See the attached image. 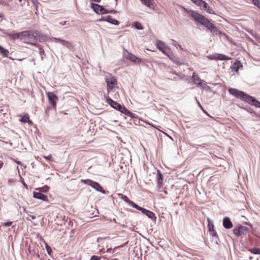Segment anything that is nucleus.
Returning a JSON list of instances; mask_svg holds the SVG:
<instances>
[{
	"mask_svg": "<svg viewBox=\"0 0 260 260\" xmlns=\"http://www.w3.org/2000/svg\"><path fill=\"white\" fill-rule=\"evenodd\" d=\"M189 12V15L193 18L194 21L204 25L211 32L215 33L216 35H221L222 34L221 31H220L216 26L203 15L193 10L190 11Z\"/></svg>",
	"mask_w": 260,
	"mask_h": 260,
	"instance_id": "f257e3e1",
	"label": "nucleus"
},
{
	"mask_svg": "<svg viewBox=\"0 0 260 260\" xmlns=\"http://www.w3.org/2000/svg\"><path fill=\"white\" fill-rule=\"evenodd\" d=\"M228 91L231 94L234 96L247 102L252 106L260 108V102L255 98L248 95L243 91L239 90L236 88H230Z\"/></svg>",
	"mask_w": 260,
	"mask_h": 260,
	"instance_id": "f03ea898",
	"label": "nucleus"
},
{
	"mask_svg": "<svg viewBox=\"0 0 260 260\" xmlns=\"http://www.w3.org/2000/svg\"><path fill=\"white\" fill-rule=\"evenodd\" d=\"M107 103L113 108L120 111L121 113L131 117L132 118L135 117V114L129 111L125 107L122 106L118 103L114 101L110 98L107 100Z\"/></svg>",
	"mask_w": 260,
	"mask_h": 260,
	"instance_id": "7ed1b4c3",
	"label": "nucleus"
},
{
	"mask_svg": "<svg viewBox=\"0 0 260 260\" xmlns=\"http://www.w3.org/2000/svg\"><path fill=\"white\" fill-rule=\"evenodd\" d=\"M33 31H23L21 32H19V40L23 41L25 43H29V41L32 40V37L31 35L32 34ZM34 45H36L34 43H31Z\"/></svg>",
	"mask_w": 260,
	"mask_h": 260,
	"instance_id": "20e7f679",
	"label": "nucleus"
},
{
	"mask_svg": "<svg viewBox=\"0 0 260 260\" xmlns=\"http://www.w3.org/2000/svg\"><path fill=\"white\" fill-rule=\"evenodd\" d=\"M91 8L93 11L98 14H106L109 13V11L104 8V7L98 4L91 3Z\"/></svg>",
	"mask_w": 260,
	"mask_h": 260,
	"instance_id": "39448f33",
	"label": "nucleus"
},
{
	"mask_svg": "<svg viewBox=\"0 0 260 260\" xmlns=\"http://www.w3.org/2000/svg\"><path fill=\"white\" fill-rule=\"evenodd\" d=\"M248 231L249 228L248 227L239 224L235 227L233 233L236 236H240L245 235Z\"/></svg>",
	"mask_w": 260,
	"mask_h": 260,
	"instance_id": "423d86ee",
	"label": "nucleus"
},
{
	"mask_svg": "<svg viewBox=\"0 0 260 260\" xmlns=\"http://www.w3.org/2000/svg\"><path fill=\"white\" fill-rule=\"evenodd\" d=\"M123 56L125 58L129 59L134 62L140 63L142 62V59L141 58L137 57L133 54H132L127 51L124 52Z\"/></svg>",
	"mask_w": 260,
	"mask_h": 260,
	"instance_id": "0eeeda50",
	"label": "nucleus"
},
{
	"mask_svg": "<svg viewBox=\"0 0 260 260\" xmlns=\"http://www.w3.org/2000/svg\"><path fill=\"white\" fill-rule=\"evenodd\" d=\"M31 36L32 37V40H39V41L42 42L47 39V37L45 35L37 30L33 31Z\"/></svg>",
	"mask_w": 260,
	"mask_h": 260,
	"instance_id": "6e6552de",
	"label": "nucleus"
},
{
	"mask_svg": "<svg viewBox=\"0 0 260 260\" xmlns=\"http://www.w3.org/2000/svg\"><path fill=\"white\" fill-rule=\"evenodd\" d=\"M47 96L49 103L52 105L53 108H55L56 106V102L58 100V97L53 92H48Z\"/></svg>",
	"mask_w": 260,
	"mask_h": 260,
	"instance_id": "1a4fd4ad",
	"label": "nucleus"
},
{
	"mask_svg": "<svg viewBox=\"0 0 260 260\" xmlns=\"http://www.w3.org/2000/svg\"><path fill=\"white\" fill-rule=\"evenodd\" d=\"M105 80L108 87L111 89L114 88L117 82L116 79L113 77L106 78Z\"/></svg>",
	"mask_w": 260,
	"mask_h": 260,
	"instance_id": "9d476101",
	"label": "nucleus"
},
{
	"mask_svg": "<svg viewBox=\"0 0 260 260\" xmlns=\"http://www.w3.org/2000/svg\"><path fill=\"white\" fill-rule=\"evenodd\" d=\"M223 226L225 229H231L233 225L230 218L228 217H225L223 219Z\"/></svg>",
	"mask_w": 260,
	"mask_h": 260,
	"instance_id": "9b49d317",
	"label": "nucleus"
},
{
	"mask_svg": "<svg viewBox=\"0 0 260 260\" xmlns=\"http://www.w3.org/2000/svg\"><path fill=\"white\" fill-rule=\"evenodd\" d=\"M33 196L35 198L42 200L44 201H48V198L46 196L44 195L42 193H41L40 191L39 192H34L33 193Z\"/></svg>",
	"mask_w": 260,
	"mask_h": 260,
	"instance_id": "f8f14e48",
	"label": "nucleus"
},
{
	"mask_svg": "<svg viewBox=\"0 0 260 260\" xmlns=\"http://www.w3.org/2000/svg\"><path fill=\"white\" fill-rule=\"evenodd\" d=\"M242 67L243 65L240 61H237L231 66V69L232 72H237L240 68Z\"/></svg>",
	"mask_w": 260,
	"mask_h": 260,
	"instance_id": "ddd939ff",
	"label": "nucleus"
},
{
	"mask_svg": "<svg viewBox=\"0 0 260 260\" xmlns=\"http://www.w3.org/2000/svg\"><path fill=\"white\" fill-rule=\"evenodd\" d=\"M90 186L98 191H100L102 193L105 192V190H104L102 186L98 182L93 181V182L91 183Z\"/></svg>",
	"mask_w": 260,
	"mask_h": 260,
	"instance_id": "4468645a",
	"label": "nucleus"
},
{
	"mask_svg": "<svg viewBox=\"0 0 260 260\" xmlns=\"http://www.w3.org/2000/svg\"><path fill=\"white\" fill-rule=\"evenodd\" d=\"M104 20L106 21H107L109 23H110L112 24H114V25H118L119 24V22L118 20L115 19L114 18H113L112 16H111L110 15L106 16L105 17Z\"/></svg>",
	"mask_w": 260,
	"mask_h": 260,
	"instance_id": "2eb2a0df",
	"label": "nucleus"
},
{
	"mask_svg": "<svg viewBox=\"0 0 260 260\" xmlns=\"http://www.w3.org/2000/svg\"><path fill=\"white\" fill-rule=\"evenodd\" d=\"M192 78L193 83L197 84L198 86H202V83L205 82L204 80H201L198 75H196L194 73H193Z\"/></svg>",
	"mask_w": 260,
	"mask_h": 260,
	"instance_id": "dca6fc26",
	"label": "nucleus"
},
{
	"mask_svg": "<svg viewBox=\"0 0 260 260\" xmlns=\"http://www.w3.org/2000/svg\"><path fill=\"white\" fill-rule=\"evenodd\" d=\"M121 196V199L124 201L125 202L128 203L129 205H131L132 207L134 208L135 205H136V204H135L134 202H133L132 201L130 200L128 197L124 194H120Z\"/></svg>",
	"mask_w": 260,
	"mask_h": 260,
	"instance_id": "f3484780",
	"label": "nucleus"
},
{
	"mask_svg": "<svg viewBox=\"0 0 260 260\" xmlns=\"http://www.w3.org/2000/svg\"><path fill=\"white\" fill-rule=\"evenodd\" d=\"M157 174L156 176V179L157 181V184L158 185L160 186L162 183L163 176L159 170H157Z\"/></svg>",
	"mask_w": 260,
	"mask_h": 260,
	"instance_id": "a211bd4d",
	"label": "nucleus"
},
{
	"mask_svg": "<svg viewBox=\"0 0 260 260\" xmlns=\"http://www.w3.org/2000/svg\"><path fill=\"white\" fill-rule=\"evenodd\" d=\"M215 59L220 60H230L231 58L222 54H218L216 55Z\"/></svg>",
	"mask_w": 260,
	"mask_h": 260,
	"instance_id": "6ab92c4d",
	"label": "nucleus"
},
{
	"mask_svg": "<svg viewBox=\"0 0 260 260\" xmlns=\"http://www.w3.org/2000/svg\"><path fill=\"white\" fill-rule=\"evenodd\" d=\"M7 36L13 40L19 39V32L18 33H7Z\"/></svg>",
	"mask_w": 260,
	"mask_h": 260,
	"instance_id": "aec40b11",
	"label": "nucleus"
},
{
	"mask_svg": "<svg viewBox=\"0 0 260 260\" xmlns=\"http://www.w3.org/2000/svg\"><path fill=\"white\" fill-rule=\"evenodd\" d=\"M35 46H37L39 48V54L41 56V60H43L44 59V57L45 56V53L44 49L43 48L42 46L40 45H36Z\"/></svg>",
	"mask_w": 260,
	"mask_h": 260,
	"instance_id": "412c9836",
	"label": "nucleus"
},
{
	"mask_svg": "<svg viewBox=\"0 0 260 260\" xmlns=\"http://www.w3.org/2000/svg\"><path fill=\"white\" fill-rule=\"evenodd\" d=\"M156 46H157V48L160 51H162V50H164L165 47V43L162 41H160V40H158L157 41Z\"/></svg>",
	"mask_w": 260,
	"mask_h": 260,
	"instance_id": "4be33fe9",
	"label": "nucleus"
},
{
	"mask_svg": "<svg viewBox=\"0 0 260 260\" xmlns=\"http://www.w3.org/2000/svg\"><path fill=\"white\" fill-rule=\"evenodd\" d=\"M146 215L154 221H155L156 220V217L155 214L151 211L149 210L147 213H146Z\"/></svg>",
	"mask_w": 260,
	"mask_h": 260,
	"instance_id": "5701e85b",
	"label": "nucleus"
},
{
	"mask_svg": "<svg viewBox=\"0 0 260 260\" xmlns=\"http://www.w3.org/2000/svg\"><path fill=\"white\" fill-rule=\"evenodd\" d=\"M9 53L8 50L0 45V54L4 57H7Z\"/></svg>",
	"mask_w": 260,
	"mask_h": 260,
	"instance_id": "b1692460",
	"label": "nucleus"
},
{
	"mask_svg": "<svg viewBox=\"0 0 260 260\" xmlns=\"http://www.w3.org/2000/svg\"><path fill=\"white\" fill-rule=\"evenodd\" d=\"M144 5L149 7V8H152L153 7V4L150 0H140Z\"/></svg>",
	"mask_w": 260,
	"mask_h": 260,
	"instance_id": "393cba45",
	"label": "nucleus"
},
{
	"mask_svg": "<svg viewBox=\"0 0 260 260\" xmlns=\"http://www.w3.org/2000/svg\"><path fill=\"white\" fill-rule=\"evenodd\" d=\"M135 208L137 209V210L141 211L144 214L146 215V213H147V212L149 211L145 208H143L137 204H136L134 207Z\"/></svg>",
	"mask_w": 260,
	"mask_h": 260,
	"instance_id": "a878e982",
	"label": "nucleus"
},
{
	"mask_svg": "<svg viewBox=\"0 0 260 260\" xmlns=\"http://www.w3.org/2000/svg\"><path fill=\"white\" fill-rule=\"evenodd\" d=\"M134 26L135 27V28L136 29H139V30H142L144 28V27H143V25H142V24L141 23L139 22H135Z\"/></svg>",
	"mask_w": 260,
	"mask_h": 260,
	"instance_id": "bb28decb",
	"label": "nucleus"
},
{
	"mask_svg": "<svg viewBox=\"0 0 260 260\" xmlns=\"http://www.w3.org/2000/svg\"><path fill=\"white\" fill-rule=\"evenodd\" d=\"M61 44L68 48H71L72 46V44H71V43L64 40H62Z\"/></svg>",
	"mask_w": 260,
	"mask_h": 260,
	"instance_id": "cd10ccee",
	"label": "nucleus"
},
{
	"mask_svg": "<svg viewBox=\"0 0 260 260\" xmlns=\"http://www.w3.org/2000/svg\"><path fill=\"white\" fill-rule=\"evenodd\" d=\"M61 44L68 48H71L72 46V44H71V43L64 40H62Z\"/></svg>",
	"mask_w": 260,
	"mask_h": 260,
	"instance_id": "c85d7f7f",
	"label": "nucleus"
},
{
	"mask_svg": "<svg viewBox=\"0 0 260 260\" xmlns=\"http://www.w3.org/2000/svg\"><path fill=\"white\" fill-rule=\"evenodd\" d=\"M250 251L254 254H260V249L254 248L250 250Z\"/></svg>",
	"mask_w": 260,
	"mask_h": 260,
	"instance_id": "c756f323",
	"label": "nucleus"
},
{
	"mask_svg": "<svg viewBox=\"0 0 260 260\" xmlns=\"http://www.w3.org/2000/svg\"><path fill=\"white\" fill-rule=\"evenodd\" d=\"M252 4L260 9V0H252Z\"/></svg>",
	"mask_w": 260,
	"mask_h": 260,
	"instance_id": "7c9ffc66",
	"label": "nucleus"
},
{
	"mask_svg": "<svg viewBox=\"0 0 260 260\" xmlns=\"http://www.w3.org/2000/svg\"><path fill=\"white\" fill-rule=\"evenodd\" d=\"M40 191H42V192H47L49 191V187L47 186H45L44 187H43L42 188H39L38 189Z\"/></svg>",
	"mask_w": 260,
	"mask_h": 260,
	"instance_id": "2f4dec72",
	"label": "nucleus"
},
{
	"mask_svg": "<svg viewBox=\"0 0 260 260\" xmlns=\"http://www.w3.org/2000/svg\"><path fill=\"white\" fill-rule=\"evenodd\" d=\"M33 4L34 7L36 8V10H37L39 3L37 0H29Z\"/></svg>",
	"mask_w": 260,
	"mask_h": 260,
	"instance_id": "473e14b6",
	"label": "nucleus"
},
{
	"mask_svg": "<svg viewBox=\"0 0 260 260\" xmlns=\"http://www.w3.org/2000/svg\"><path fill=\"white\" fill-rule=\"evenodd\" d=\"M81 182L84 184H88L90 186V184H91L92 182H93V181L91 180L90 179H85V180L82 179Z\"/></svg>",
	"mask_w": 260,
	"mask_h": 260,
	"instance_id": "72a5a7b5",
	"label": "nucleus"
},
{
	"mask_svg": "<svg viewBox=\"0 0 260 260\" xmlns=\"http://www.w3.org/2000/svg\"><path fill=\"white\" fill-rule=\"evenodd\" d=\"M245 109L247 112H249V113H254V115H255V116H257V115L256 113H255L253 111V110H252L250 107L246 108H245Z\"/></svg>",
	"mask_w": 260,
	"mask_h": 260,
	"instance_id": "f704fd0d",
	"label": "nucleus"
},
{
	"mask_svg": "<svg viewBox=\"0 0 260 260\" xmlns=\"http://www.w3.org/2000/svg\"><path fill=\"white\" fill-rule=\"evenodd\" d=\"M206 11H207V12H208L210 14H215L214 11L213 10V9L210 6H209V7L206 9Z\"/></svg>",
	"mask_w": 260,
	"mask_h": 260,
	"instance_id": "c9c22d12",
	"label": "nucleus"
},
{
	"mask_svg": "<svg viewBox=\"0 0 260 260\" xmlns=\"http://www.w3.org/2000/svg\"><path fill=\"white\" fill-rule=\"evenodd\" d=\"M46 250H47L48 254L50 255L52 252V249H51V247L49 245L46 244Z\"/></svg>",
	"mask_w": 260,
	"mask_h": 260,
	"instance_id": "e433bc0d",
	"label": "nucleus"
},
{
	"mask_svg": "<svg viewBox=\"0 0 260 260\" xmlns=\"http://www.w3.org/2000/svg\"><path fill=\"white\" fill-rule=\"evenodd\" d=\"M205 1H203V0H199L198 1V2L197 3L196 5L199 7H200L201 8L203 6V3H204Z\"/></svg>",
	"mask_w": 260,
	"mask_h": 260,
	"instance_id": "4c0bfd02",
	"label": "nucleus"
},
{
	"mask_svg": "<svg viewBox=\"0 0 260 260\" xmlns=\"http://www.w3.org/2000/svg\"><path fill=\"white\" fill-rule=\"evenodd\" d=\"M171 41H172V45H174V46L177 47H181V45H179L178 44V43L174 40L173 39H172Z\"/></svg>",
	"mask_w": 260,
	"mask_h": 260,
	"instance_id": "58836bf2",
	"label": "nucleus"
},
{
	"mask_svg": "<svg viewBox=\"0 0 260 260\" xmlns=\"http://www.w3.org/2000/svg\"><path fill=\"white\" fill-rule=\"evenodd\" d=\"M56 43H61V41H62V39H61L60 38H52V39Z\"/></svg>",
	"mask_w": 260,
	"mask_h": 260,
	"instance_id": "ea45409f",
	"label": "nucleus"
},
{
	"mask_svg": "<svg viewBox=\"0 0 260 260\" xmlns=\"http://www.w3.org/2000/svg\"><path fill=\"white\" fill-rule=\"evenodd\" d=\"M208 228H209V231L211 232L213 231V229H214V225L213 223H208Z\"/></svg>",
	"mask_w": 260,
	"mask_h": 260,
	"instance_id": "a19ab883",
	"label": "nucleus"
},
{
	"mask_svg": "<svg viewBox=\"0 0 260 260\" xmlns=\"http://www.w3.org/2000/svg\"><path fill=\"white\" fill-rule=\"evenodd\" d=\"M13 222L12 221H7L3 223V225L5 226H11Z\"/></svg>",
	"mask_w": 260,
	"mask_h": 260,
	"instance_id": "79ce46f5",
	"label": "nucleus"
},
{
	"mask_svg": "<svg viewBox=\"0 0 260 260\" xmlns=\"http://www.w3.org/2000/svg\"><path fill=\"white\" fill-rule=\"evenodd\" d=\"M90 260H101L100 257L96 256V255H92Z\"/></svg>",
	"mask_w": 260,
	"mask_h": 260,
	"instance_id": "37998d69",
	"label": "nucleus"
},
{
	"mask_svg": "<svg viewBox=\"0 0 260 260\" xmlns=\"http://www.w3.org/2000/svg\"><path fill=\"white\" fill-rule=\"evenodd\" d=\"M212 232V233L211 234L212 236L213 237L218 238V235H217L216 232L214 229H213V231Z\"/></svg>",
	"mask_w": 260,
	"mask_h": 260,
	"instance_id": "c03bdc74",
	"label": "nucleus"
},
{
	"mask_svg": "<svg viewBox=\"0 0 260 260\" xmlns=\"http://www.w3.org/2000/svg\"><path fill=\"white\" fill-rule=\"evenodd\" d=\"M202 7L206 10L209 7V5L206 2H205L204 3H203Z\"/></svg>",
	"mask_w": 260,
	"mask_h": 260,
	"instance_id": "a18cd8bd",
	"label": "nucleus"
},
{
	"mask_svg": "<svg viewBox=\"0 0 260 260\" xmlns=\"http://www.w3.org/2000/svg\"><path fill=\"white\" fill-rule=\"evenodd\" d=\"M29 120V118L28 117H22L21 119V121L26 123Z\"/></svg>",
	"mask_w": 260,
	"mask_h": 260,
	"instance_id": "49530a36",
	"label": "nucleus"
},
{
	"mask_svg": "<svg viewBox=\"0 0 260 260\" xmlns=\"http://www.w3.org/2000/svg\"><path fill=\"white\" fill-rule=\"evenodd\" d=\"M45 158L47 159V160H53V157H52L51 155H49L47 156H45Z\"/></svg>",
	"mask_w": 260,
	"mask_h": 260,
	"instance_id": "de8ad7c7",
	"label": "nucleus"
},
{
	"mask_svg": "<svg viewBox=\"0 0 260 260\" xmlns=\"http://www.w3.org/2000/svg\"><path fill=\"white\" fill-rule=\"evenodd\" d=\"M117 13V11L114 10H111L110 11H109L108 13H112V14H116Z\"/></svg>",
	"mask_w": 260,
	"mask_h": 260,
	"instance_id": "09e8293b",
	"label": "nucleus"
},
{
	"mask_svg": "<svg viewBox=\"0 0 260 260\" xmlns=\"http://www.w3.org/2000/svg\"><path fill=\"white\" fill-rule=\"evenodd\" d=\"M67 22V21H61V22H59V24L61 25H64L66 24Z\"/></svg>",
	"mask_w": 260,
	"mask_h": 260,
	"instance_id": "8fccbe9b",
	"label": "nucleus"
},
{
	"mask_svg": "<svg viewBox=\"0 0 260 260\" xmlns=\"http://www.w3.org/2000/svg\"><path fill=\"white\" fill-rule=\"evenodd\" d=\"M164 54H165L166 55L169 56V54L167 53L166 51L165 50H162V51H161Z\"/></svg>",
	"mask_w": 260,
	"mask_h": 260,
	"instance_id": "3c124183",
	"label": "nucleus"
},
{
	"mask_svg": "<svg viewBox=\"0 0 260 260\" xmlns=\"http://www.w3.org/2000/svg\"><path fill=\"white\" fill-rule=\"evenodd\" d=\"M164 54H165L166 55L169 56V54L167 53L166 51L165 50H162V51H161Z\"/></svg>",
	"mask_w": 260,
	"mask_h": 260,
	"instance_id": "603ef678",
	"label": "nucleus"
},
{
	"mask_svg": "<svg viewBox=\"0 0 260 260\" xmlns=\"http://www.w3.org/2000/svg\"><path fill=\"white\" fill-rule=\"evenodd\" d=\"M196 100L197 101V103H198V104L199 106L200 107V108H201V109H203V107H202V106H201V104L200 103V102L197 100V98H196Z\"/></svg>",
	"mask_w": 260,
	"mask_h": 260,
	"instance_id": "864d4df0",
	"label": "nucleus"
},
{
	"mask_svg": "<svg viewBox=\"0 0 260 260\" xmlns=\"http://www.w3.org/2000/svg\"><path fill=\"white\" fill-rule=\"evenodd\" d=\"M207 85L205 83L202 85V88H206Z\"/></svg>",
	"mask_w": 260,
	"mask_h": 260,
	"instance_id": "5fc2aeb1",
	"label": "nucleus"
},
{
	"mask_svg": "<svg viewBox=\"0 0 260 260\" xmlns=\"http://www.w3.org/2000/svg\"><path fill=\"white\" fill-rule=\"evenodd\" d=\"M4 3H5L4 0H0V4H4Z\"/></svg>",
	"mask_w": 260,
	"mask_h": 260,
	"instance_id": "6e6d98bb",
	"label": "nucleus"
},
{
	"mask_svg": "<svg viewBox=\"0 0 260 260\" xmlns=\"http://www.w3.org/2000/svg\"><path fill=\"white\" fill-rule=\"evenodd\" d=\"M203 110V111L206 114H207V115H209L208 113L203 108V109H202Z\"/></svg>",
	"mask_w": 260,
	"mask_h": 260,
	"instance_id": "4d7b16f0",
	"label": "nucleus"
},
{
	"mask_svg": "<svg viewBox=\"0 0 260 260\" xmlns=\"http://www.w3.org/2000/svg\"><path fill=\"white\" fill-rule=\"evenodd\" d=\"M3 162H0V169L3 167Z\"/></svg>",
	"mask_w": 260,
	"mask_h": 260,
	"instance_id": "13d9d810",
	"label": "nucleus"
},
{
	"mask_svg": "<svg viewBox=\"0 0 260 260\" xmlns=\"http://www.w3.org/2000/svg\"><path fill=\"white\" fill-rule=\"evenodd\" d=\"M3 17V14L2 13H0V18H2Z\"/></svg>",
	"mask_w": 260,
	"mask_h": 260,
	"instance_id": "bf43d9fd",
	"label": "nucleus"
},
{
	"mask_svg": "<svg viewBox=\"0 0 260 260\" xmlns=\"http://www.w3.org/2000/svg\"><path fill=\"white\" fill-rule=\"evenodd\" d=\"M31 218H32L33 219H35V218H36V217H35V216H34V215H32V216H31Z\"/></svg>",
	"mask_w": 260,
	"mask_h": 260,
	"instance_id": "052dcab7",
	"label": "nucleus"
},
{
	"mask_svg": "<svg viewBox=\"0 0 260 260\" xmlns=\"http://www.w3.org/2000/svg\"><path fill=\"white\" fill-rule=\"evenodd\" d=\"M16 163L18 164H21V162L19 161H16Z\"/></svg>",
	"mask_w": 260,
	"mask_h": 260,
	"instance_id": "680f3d73",
	"label": "nucleus"
},
{
	"mask_svg": "<svg viewBox=\"0 0 260 260\" xmlns=\"http://www.w3.org/2000/svg\"><path fill=\"white\" fill-rule=\"evenodd\" d=\"M113 221L116 223V219H113Z\"/></svg>",
	"mask_w": 260,
	"mask_h": 260,
	"instance_id": "e2e57ef3",
	"label": "nucleus"
},
{
	"mask_svg": "<svg viewBox=\"0 0 260 260\" xmlns=\"http://www.w3.org/2000/svg\"><path fill=\"white\" fill-rule=\"evenodd\" d=\"M22 59H18V60H19V61H21Z\"/></svg>",
	"mask_w": 260,
	"mask_h": 260,
	"instance_id": "0e129e2a",
	"label": "nucleus"
},
{
	"mask_svg": "<svg viewBox=\"0 0 260 260\" xmlns=\"http://www.w3.org/2000/svg\"><path fill=\"white\" fill-rule=\"evenodd\" d=\"M10 59H13V58H12V57H10Z\"/></svg>",
	"mask_w": 260,
	"mask_h": 260,
	"instance_id": "69168bd1",
	"label": "nucleus"
},
{
	"mask_svg": "<svg viewBox=\"0 0 260 260\" xmlns=\"http://www.w3.org/2000/svg\"><path fill=\"white\" fill-rule=\"evenodd\" d=\"M19 2H21V1H22V0H19Z\"/></svg>",
	"mask_w": 260,
	"mask_h": 260,
	"instance_id": "338daca9",
	"label": "nucleus"
},
{
	"mask_svg": "<svg viewBox=\"0 0 260 260\" xmlns=\"http://www.w3.org/2000/svg\"><path fill=\"white\" fill-rule=\"evenodd\" d=\"M117 0H115V1H116V2H117Z\"/></svg>",
	"mask_w": 260,
	"mask_h": 260,
	"instance_id": "774afa93",
	"label": "nucleus"
}]
</instances>
